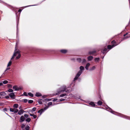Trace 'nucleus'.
I'll return each mask as SVG.
<instances>
[{
	"instance_id": "1",
	"label": "nucleus",
	"mask_w": 130,
	"mask_h": 130,
	"mask_svg": "<svg viewBox=\"0 0 130 130\" xmlns=\"http://www.w3.org/2000/svg\"><path fill=\"white\" fill-rule=\"evenodd\" d=\"M21 57V54L20 53V51L17 49V46H16L15 47V50L13 53V54L11 58V60L14 59L15 57V59H19Z\"/></svg>"
},
{
	"instance_id": "2",
	"label": "nucleus",
	"mask_w": 130,
	"mask_h": 130,
	"mask_svg": "<svg viewBox=\"0 0 130 130\" xmlns=\"http://www.w3.org/2000/svg\"><path fill=\"white\" fill-rule=\"evenodd\" d=\"M80 70L77 73L76 76L74 78V80H75L77 79L79 77L80 75L82 73L84 69V67L82 66H81L80 67Z\"/></svg>"
},
{
	"instance_id": "3",
	"label": "nucleus",
	"mask_w": 130,
	"mask_h": 130,
	"mask_svg": "<svg viewBox=\"0 0 130 130\" xmlns=\"http://www.w3.org/2000/svg\"><path fill=\"white\" fill-rule=\"evenodd\" d=\"M111 43L112 44V45H109L108 46V49H111L113 47L115 46L116 45H117V44H115L116 42L114 40L113 41L111 42Z\"/></svg>"
},
{
	"instance_id": "4",
	"label": "nucleus",
	"mask_w": 130,
	"mask_h": 130,
	"mask_svg": "<svg viewBox=\"0 0 130 130\" xmlns=\"http://www.w3.org/2000/svg\"><path fill=\"white\" fill-rule=\"evenodd\" d=\"M10 110L11 112H14V113H17L18 111V109L15 108H10Z\"/></svg>"
},
{
	"instance_id": "5",
	"label": "nucleus",
	"mask_w": 130,
	"mask_h": 130,
	"mask_svg": "<svg viewBox=\"0 0 130 130\" xmlns=\"http://www.w3.org/2000/svg\"><path fill=\"white\" fill-rule=\"evenodd\" d=\"M13 90L15 91H18L19 89H21V88H19V87L17 86H13Z\"/></svg>"
},
{
	"instance_id": "6",
	"label": "nucleus",
	"mask_w": 130,
	"mask_h": 130,
	"mask_svg": "<svg viewBox=\"0 0 130 130\" xmlns=\"http://www.w3.org/2000/svg\"><path fill=\"white\" fill-rule=\"evenodd\" d=\"M9 95L11 99H13L14 98L15 95L14 93H10L9 94Z\"/></svg>"
},
{
	"instance_id": "7",
	"label": "nucleus",
	"mask_w": 130,
	"mask_h": 130,
	"mask_svg": "<svg viewBox=\"0 0 130 130\" xmlns=\"http://www.w3.org/2000/svg\"><path fill=\"white\" fill-rule=\"evenodd\" d=\"M66 88V87L65 86H63L61 88V90H60L59 92H61L65 90Z\"/></svg>"
},
{
	"instance_id": "8",
	"label": "nucleus",
	"mask_w": 130,
	"mask_h": 130,
	"mask_svg": "<svg viewBox=\"0 0 130 130\" xmlns=\"http://www.w3.org/2000/svg\"><path fill=\"white\" fill-rule=\"evenodd\" d=\"M25 120V118L23 116H22L20 118V122H22L24 121Z\"/></svg>"
},
{
	"instance_id": "9",
	"label": "nucleus",
	"mask_w": 130,
	"mask_h": 130,
	"mask_svg": "<svg viewBox=\"0 0 130 130\" xmlns=\"http://www.w3.org/2000/svg\"><path fill=\"white\" fill-rule=\"evenodd\" d=\"M24 112V110L23 109H21L18 112V114L19 115H21Z\"/></svg>"
},
{
	"instance_id": "10",
	"label": "nucleus",
	"mask_w": 130,
	"mask_h": 130,
	"mask_svg": "<svg viewBox=\"0 0 130 130\" xmlns=\"http://www.w3.org/2000/svg\"><path fill=\"white\" fill-rule=\"evenodd\" d=\"M44 111V109H41L40 110H39L38 111V112L39 113H40V115H41L42 113V112H43Z\"/></svg>"
},
{
	"instance_id": "11",
	"label": "nucleus",
	"mask_w": 130,
	"mask_h": 130,
	"mask_svg": "<svg viewBox=\"0 0 130 130\" xmlns=\"http://www.w3.org/2000/svg\"><path fill=\"white\" fill-rule=\"evenodd\" d=\"M11 60L8 63L7 65V67L10 66H11V64L12 63V62L11 61Z\"/></svg>"
},
{
	"instance_id": "12",
	"label": "nucleus",
	"mask_w": 130,
	"mask_h": 130,
	"mask_svg": "<svg viewBox=\"0 0 130 130\" xmlns=\"http://www.w3.org/2000/svg\"><path fill=\"white\" fill-rule=\"evenodd\" d=\"M93 57L91 56H90L88 57L87 59L89 61L93 59Z\"/></svg>"
},
{
	"instance_id": "13",
	"label": "nucleus",
	"mask_w": 130,
	"mask_h": 130,
	"mask_svg": "<svg viewBox=\"0 0 130 130\" xmlns=\"http://www.w3.org/2000/svg\"><path fill=\"white\" fill-rule=\"evenodd\" d=\"M60 51L62 53H65L67 52V50H61Z\"/></svg>"
},
{
	"instance_id": "14",
	"label": "nucleus",
	"mask_w": 130,
	"mask_h": 130,
	"mask_svg": "<svg viewBox=\"0 0 130 130\" xmlns=\"http://www.w3.org/2000/svg\"><path fill=\"white\" fill-rule=\"evenodd\" d=\"M90 64L89 63H88L87 64L85 67V68L87 70H88V69L89 67L90 66Z\"/></svg>"
},
{
	"instance_id": "15",
	"label": "nucleus",
	"mask_w": 130,
	"mask_h": 130,
	"mask_svg": "<svg viewBox=\"0 0 130 130\" xmlns=\"http://www.w3.org/2000/svg\"><path fill=\"white\" fill-rule=\"evenodd\" d=\"M6 95V93L4 92H0V95L1 96H5Z\"/></svg>"
},
{
	"instance_id": "16",
	"label": "nucleus",
	"mask_w": 130,
	"mask_h": 130,
	"mask_svg": "<svg viewBox=\"0 0 130 130\" xmlns=\"http://www.w3.org/2000/svg\"><path fill=\"white\" fill-rule=\"evenodd\" d=\"M36 96H42V95H41V94L39 93V92H38V93H37L36 94Z\"/></svg>"
},
{
	"instance_id": "17",
	"label": "nucleus",
	"mask_w": 130,
	"mask_h": 130,
	"mask_svg": "<svg viewBox=\"0 0 130 130\" xmlns=\"http://www.w3.org/2000/svg\"><path fill=\"white\" fill-rule=\"evenodd\" d=\"M30 115L31 116H32L34 119L36 118L37 117V116L33 114H30Z\"/></svg>"
},
{
	"instance_id": "18",
	"label": "nucleus",
	"mask_w": 130,
	"mask_h": 130,
	"mask_svg": "<svg viewBox=\"0 0 130 130\" xmlns=\"http://www.w3.org/2000/svg\"><path fill=\"white\" fill-rule=\"evenodd\" d=\"M107 49L106 48H104V50H103V51H102V52L104 54L107 51Z\"/></svg>"
},
{
	"instance_id": "19",
	"label": "nucleus",
	"mask_w": 130,
	"mask_h": 130,
	"mask_svg": "<svg viewBox=\"0 0 130 130\" xmlns=\"http://www.w3.org/2000/svg\"><path fill=\"white\" fill-rule=\"evenodd\" d=\"M18 104H14V105H13V107H14L15 108H18Z\"/></svg>"
},
{
	"instance_id": "20",
	"label": "nucleus",
	"mask_w": 130,
	"mask_h": 130,
	"mask_svg": "<svg viewBox=\"0 0 130 130\" xmlns=\"http://www.w3.org/2000/svg\"><path fill=\"white\" fill-rule=\"evenodd\" d=\"M102 102L100 101H99L98 102V104L99 105H101L102 104Z\"/></svg>"
},
{
	"instance_id": "21",
	"label": "nucleus",
	"mask_w": 130,
	"mask_h": 130,
	"mask_svg": "<svg viewBox=\"0 0 130 130\" xmlns=\"http://www.w3.org/2000/svg\"><path fill=\"white\" fill-rule=\"evenodd\" d=\"M95 52V51H90L89 52V54L90 55L92 54Z\"/></svg>"
},
{
	"instance_id": "22",
	"label": "nucleus",
	"mask_w": 130,
	"mask_h": 130,
	"mask_svg": "<svg viewBox=\"0 0 130 130\" xmlns=\"http://www.w3.org/2000/svg\"><path fill=\"white\" fill-rule=\"evenodd\" d=\"M89 104L92 105V106H95V104L94 103L92 102L90 103Z\"/></svg>"
},
{
	"instance_id": "23",
	"label": "nucleus",
	"mask_w": 130,
	"mask_h": 130,
	"mask_svg": "<svg viewBox=\"0 0 130 130\" xmlns=\"http://www.w3.org/2000/svg\"><path fill=\"white\" fill-rule=\"evenodd\" d=\"M2 82L4 84H6L8 83V82L7 80H5L3 82Z\"/></svg>"
},
{
	"instance_id": "24",
	"label": "nucleus",
	"mask_w": 130,
	"mask_h": 130,
	"mask_svg": "<svg viewBox=\"0 0 130 130\" xmlns=\"http://www.w3.org/2000/svg\"><path fill=\"white\" fill-rule=\"evenodd\" d=\"M8 91L9 92H12L13 91V90L10 89H9Z\"/></svg>"
},
{
	"instance_id": "25",
	"label": "nucleus",
	"mask_w": 130,
	"mask_h": 130,
	"mask_svg": "<svg viewBox=\"0 0 130 130\" xmlns=\"http://www.w3.org/2000/svg\"><path fill=\"white\" fill-rule=\"evenodd\" d=\"M28 95L31 97L33 96V95L31 93H28Z\"/></svg>"
},
{
	"instance_id": "26",
	"label": "nucleus",
	"mask_w": 130,
	"mask_h": 130,
	"mask_svg": "<svg viewBox=\"0 0 130 130\" xmlns=\"http://www.w3.org/2000/svg\"><path fill=\"white\" fill-rule=\"evenodd\" d=\"M31 120V119L30 118H28L26 120V121L28 122H29Z\"/></svg>"
},
{
	"instance_id": "27",
	"label": "nucleus",
	"mask_w": 130,
	"mask_h": 130,
	"mask_svg": "<svg viewBox=\"0 0 130 130\" xmlns=\"http://www.w3.org/2000/svg\"><path fill=\"white\" fill-rule=\"evenodd\" d=\"M95 69V67L94 66H93L90 69V70H92Z\"/></svg>"
},
{
	"instance_id": "28",
	"label": "nucleus",
	"mask_w": 130,
	"mask_h": 130,
	"mask_svg": "<svg viewBox=\"0 0 130 130\" xmlns=\"http://www.w3.org/2000/svg\"><path fill=\"white\" fill-rule=\"evenodd\" d=\"M45 101H49L51 100V99H45Z\"/></svg>"
},
{
	"instance_id": "29",
	"label": "nucleus",
	"mask_w": 130,
	"mask_h": 130,
	"mask_svg": "<svg viewBox=\"0 0 130 130\" xmlns=\"http://www.w3.org/2000/svg\"><path fill=\"white\" fill-rule=\"evenodd\" d=\"M29 127L28 126H27L25 127V129L26 130H29Z\"/></svg>"
},
{
	"instance_id": "30",
	"label": "nucleus",
	"mask_w": 130,
	"mask_h": 130,
	"mask_svg": "<svg viewBox=\"0 0 130 130\" xmlns=\"http://www.w3.org/2000/svg\"><path fill=\"white\" fill-rule=\"evenodd\" d=\"M77 60L79 62H80L81 61V59L80 58H78L77 59Z\"/></svg>"
},
{
	"instance_id": "31",
	"label": "nucleus",
	"mask_w": 130,
	"mask_h": 130,
	"mask_svg": "<svg viewBox=\"0 0 130 130\" xmlns=\"http://www.w3.org/2000/svg\"><path fill=\"white\" fill-rule=\"evenodd\" d=\"M99 58H95V61H98L99 60Z\"/></svg>"
},
{
	"instance_id": "32",
	"label": "nucleus",
	"mask_w": 130,
	"mask_h": 130,
	"mask_svg": "<svg viewBox=\"0 0 130 130\" xmlns=\"http://www.w3.org/2000/svg\"><path fill=\"white\" fill-rule=\"evenodd\" d=\"M52 102H50L48 103V106H50V105H52Z\"/></svg>"
},
{
	"instance_id": "33",
	"label": "nucleus",
	"mask_w": 130,
	"mask_h": 130,
	"mask_svg": "<svg viewBox=\"0 0 130 130\" xmlns=\"http://www.w3.org/2000/svg\"><path fill=\"white\" fill-rule=\"evenodd\" d=\"M66 95V94L65 93V94H61L60 95V96L61 97H63V96H64L65 95Z\"/></svg>"
},
{
	"instance_id": "34",
	"label": "nucleus",
	"mask_w": 130,
	"mask_h": 130,
	"mask_svg": "<svg viewBox=\"0 0 130 130\" xmlns=\"http://www.w3.org/2000/svg\"><path fill=\"white\" fill-rule=\"evenodd\" d=\"M10 69V67H7V68L6 69V70H5V72L6 71H7V70H9Z\"/></svg>"
},
{
	"instance_id": "35",
	"label": "nucleus",
	"mask_w": 130,
	"mask_h": 130,
	"mask_svg": "<svg viewBox=\"0 0 130 130\" xmlns=\"http://www.w3.org/2000/svg\"><path fill=\"white\" fill-rule=\"evenodd\" d=\"M33 102V101L31 100H29L28 101V102L29 103H31Z\"/></svg>"
},
{
	"instance_id": "36",
	"label": "nucleus",
	"mask_w": 130,
	"mask_h": 130,
	"mask_svg": "<svg viewBox=\"0 0 130 130\" xmlns=\"http://www.w3.org/2000/svg\"><path fill=\"white\" fill-rule=\"evenodd\" d=\"M38 103L40 104H42V102L41 101V100H38Z\"/></svg>"
},
{
	"instance_id": "37",
	"label": "nucleus",
	"mask_w": 130,
	"mask_h": 130,
	"mask_svg": "<svg viewBox=\"0 0 130 130\" xmlns=\"http://www.w3.org/2000/svg\"><path fill=\"white\" fill-rule=\"evenodd\" d=\"M36 108L34 107L32 109V110L33 111H35L36 110Z\"/></svg>"
},
{
	"instance_id": "38",
	"label": "nucleus",
	"mask_w": 130,
	"mask_h": 130,
	"mask_svg": "<svg viewBox=\"0 0 130 130\" xmlns=\"http://www.w3.org/2000/svg\"><path fill=\"white\" fill-rule=\"evenodd\" d=\"M48 108V106H46L43 109L44 110L47 109Z\"/></svg>"
},
{
	"instance_id": "39",
	"label": "nucleus",
	"mask_w": 130,
	"mask_h": 130,
	"mask_svg": "<svg viewBox=\"0 0 130 130\" xmlns=\"http://www.w3.org/2000/svg\"><path fill=\"white\" fill-rule=\"evenodd\" d=\"M25 126V125L23 124H22L21 125V127L22 128H24Z\"/></svg>"
},
{
	"instance_id": "40",
	"label": "nucleus",
	"mask_w": 130,
	"mask_h": 130,
	"mask_svg": "<svg viewBox=\"0 0 130 130\" xmlns=\"http://www.w3.org/2000/svg\"><path fill=\"white\" fill-rule=\"evenodd\" d=\"M24 117L26 118H27L28 117V116L26 114H25L24 115Z\"/></svg>"
},
{
	"instance_id": "41",
	"label": "nucleus",
	"mask_w": 130,
	"mask_h": 130,
	"mask_svg": "<svg viewBox=\"0 0 130 130\" xmlns=\"http://www.w3.org/2000/svg\"><path fill=\"white\" fill-rule=\"evenodd\" d=\"M86 61V60L85 59H83L82 60V62L83 63H84Z\"/></svg>"
},
{
	"instance_id": "42",
	"label": "nucleus",
	"mask_w": 130,
	"mask_h": 130,
	"mask_svg": "<svg viewBox=\"0 0 130 130\" xmlns=\"http://www.w3.org/2000/svg\"><path fill=\"white\" fill-rule=\"evenodd\" d=\"M8 87L10 88H11L12 87V86L11 85L9 84L8 85Z\"/></svg>"
},
{
	"instance_id": "43",
	"label": "nucleus",
	"mask_w": 130,
	"mask_h": 130,
	"mask_svg": "<svg viewBox=\"0 0 130 130\" xmlns=\"http://www.w3.org/2000/svg\"><path fill=\"white\" fill-rule=\"evenodd\" d=\"M27 101L28 100H27L25 99L24 100V102L26 103L27 102Z\"/></svg>"
},
{
	"instance_id": "44",
	"label": "nucleus",
	"mask_w": 130,
	"mask_h": 130,
	"mask_svg": "<svg viewBox=\"0 0 130 130\" xmlns=\"http://www.w3.org/2000/svg\"><path fill=\"white\" fill-rule=\"evenodd\" d=\"M5 98L7 99H8L9 98V97L8 96H5Z\"/></svg>"
},
{
	"instance_id": "45",
	"label": "nucleus",
	"mask_w": 130,
	"mask_h": 130,
	"mask_svg": "<svg viewBox=\"0 0 130 130\" xmlns=\"http://www.w3.org/2000/svg\"><path fill=\"white\" fill-rule=\"evenodd\" d=\"M24 95H25V96H27V93L26 92H25L24 93Z\"/></svg>"
},
{
	"instance_id": "46",
	"label": "nucleus",
	"mask_w": 130,
	"mask_h": 130,
	"mask_svg": "<svg viewBox=\"0 0 130 130\" xmlns=\"http://www.w3.org/2000/svg\"><path fill=\"white\" fill-rule=\"evenodd\" d=\"M2 82H1L0 83V86H2L3 85V83Z\"/></svg>"
},
{
	"instance_id": "47",
	"label": "nucleus",
	"mask_w": 130,
	"mask_h": 130,
	"mask_svg": "<svg viewBox=\"0 0 130 130\" xmlns=\"http://www.w3.org/2000/svg\"><path fill=\"white\" fill-rule=\"evenodd\" d=\"M57 99H55L53 100V101L54 102H55V101H57Z\"/></svg>"
},
{
	"instance_id": "48",
	"label": "nucleus",
	"mask_w": 130,
	"mask_h": 130,
	"mask_svg": "<svg viewBox=\"0 0 130 130\" xmlns=\"http://www.w3.org/2000/svg\"><path fill=\"white\" fill-rule=\"evenodd\" d=\"M64 99H60V101H64Z\"/></svg>"
},
{
	"instance_id": "49",
	"label": "nucleus",
	"mask_w": 130,
	"mask_h": 130,
	"mask_svg": "<svg viewBox=\"0 0 130 130\" xmlns=\"http://www.w3.org/2000/svg\"><path fill=\"white\" fill-rule=\"evenodd\" d=\"M129 37H130V36H127V37H125V39H127V38H129Z\"/></svg>"
},
{
	"instance_id": "50",
	"label": "nucleus",
	"mask_w": 130,
	"mask_h": 130,
	"mask_svg": "<svg viewBox=\"0 0 130 130\" xmlns=\"http://www.w3.org/2000/svg\"><path fill=\"white\" fill-rule=\"evenodd\" d=\"M22 11V10L21 9H19V11H18V12H21Z\"/></svg>"
},
{
	"instance_id": "51",
	"label": "nucleus",
	"mask_w": 130,
	"mask_h": 130,
	"mask_svg": "<svg viewBox=\"0 0 130 130\" xmlns=\"http://www.w3.org/2000/svg\"><path fill=\"white\" fill-rule=\"evenodd\" d=\"M59 92H58L56 94L57 95L59 94L60 93H59Z\"/></svg>"
},
{
	"instance_id": "52",
	"label": "nucleus",
	"mask_w": 130,
	"mask_h": 130,
	"mask_svg": "<svg viewBox=\"0 0 130 130\" xmlns=\"http://www.w3.org/2000/svg\"><path fill=\"white\" fill-rule=\"evenodd\" d=\"M127 34V33H126V34H125L124 35V36H125Z\"/></svg>"
}]
</instances>
